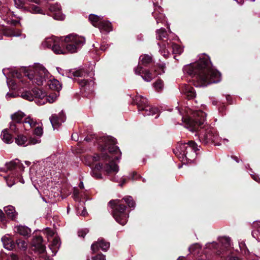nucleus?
<instances>
[{
	"label": "nucleus",
	"mask_w": 260,
	"mask_h": 260,
	"mask_svg": "<svg viewBox=\"0 0 260 260\" xmlns=\"http://www.w3.org/2000/svg\"><path fill=\"white\" fill-rule=\"evenodd\" d=\"M84 140L89 142L93 141L96 143L101 147L102 156L96 154L89 156V159H92L93 161L100 160H107L108 163L106 164L104 167L103 165L98 164L92 168L91 175L96 179H102V171H104L107 174L117 173L119 171V167L114 162V160H119L121 157V152L119 147L115 146L116 140L115 138L109 136L101 135L91 136V138L86 137Z\"/></svg>",
	"instance_id": "nucleus-1"
},
{
	"label": "nucleus",
	"mask_w": 260,
	"mask_h": 260,
	"mask_svg": "<svg viewBox=\"0 0 260 260\" xmlns=\"http://www.w3.org/2000/svg\"><path fill=\"white\" fill-rule=\"evenodd\" d=\"M187 117H182V121L185 126L191 132H200L198 137L200 142L207 144L211 142L215 145H220V143H216L219 138L216 131L212 127L206 125V114L201 110L188 109L186 110ZM220 142L223 143L229 141L226 139L219 138Z\"/></svg>",
	"instance_id": "nucleus-2"
},
{
	"label": "nucleus",
	"mask_w": 260,
	"mask_h": 260,
	"mask_svg": "<svg viewBox=\"0 0 260 260\" xmlns=\"http://www.w3.org/2000/svg\"><path fill=\"white\" fill-rule=\"evenodd\" d=\"M199 60L183 67L185 74L195 77L197 83L194 86L206 87L212 83H216L221 80V74L211 67L209 57L202 54L199 56Z\"/></svg>",
	"instance_id": "nucleus-3"
},
{
	"label": "nucleus",
	"mask_w": 260,
	"mask_h": 260,
	"mask_svg": "<svg viewBox=\"0 0 260 260\" xmlns=\"http://www.w3.org/2000/svg\"><path fill=\"white\" fill-rule=\"evenodd\" d=\"M199 150L197 144L194 141H190L186 143L177 144L173 152L180 161L186 160L187 163H189L192 162V159L196 157V152Z\"/></svg>",
	"instance_id": "nucleus-4"
},
{
	"label": "nucleus",
	"mask_w": 260,
	"mask_h": 260,
	"mask_svg": "<svg viewBox=\"0 0 260 260\" xmlns=\"http://www.w3.org/2000/svg\"><path fill=\"white\" fill-rule=\"evenodd\" d=\"M6 169L2 168L0 171L7 172L11 171L10 175L5 177L7 185L9 187L12 186L17 181H20L22 183H24L23 179L20 178V173L23 171L24 167L21 164L20 161L16 159L6 164Z\"/></svg>",
	"instance_id": "nucleus-5"
},
{
	"label": "nucleus",
	"mask_w": 260,
	"mask_h": 260,
	"mask_svg": "<svg viewBox=\"0 0 260 260\" xmlns=\"http://www.w3.org/2000/svg\"><path fill=\"white\" fill-rule=\"evenodd\" d=\"M24 75L33 84L38 86L43 85L49 76L48 71L40 63H36L33 67L24 69Z\"/></svg>",
	"instance_id": "nucleus-6"
},
{
	"label": "nucleus",
	"mask_w": 260,
	"mask_h": 260,
	"mask_svg": "<svg viewBox=\"0 0 260 260\" xmlns=\"http://www.w3.org/2000/svg\"><path fill=\"white\" fill-rule=\"evenodd\" d=\"M119 200H112L109 202V205L112 209V214L115 220L124 225L128 220L129 214L126 212V206L119 204Z\"/></svg>",
	"instance_id": "nucleus-7"
},
{
	"label": "nucleus",
	"mask_w": 260,
	"mask_h": 260,
	"mask_svg": "<svg viewBox=\"0 0 260 260\" xmlns=\"http://www.w3.org/2000/svg\"><path fill=\"white\" fill-rule=\"evenodd\" d=\"M63 45L70 53H75L80 49L85 43V39L76 35L70 34L64 39Z\"/></svg>",
	"instance_id": "nucleus-8"
},
{
	"label": "nucleus",
	"mask_w": 260,
	"mask_h": 260,
	"mask_svg": "<svg viewBox=\"0 0 260 260\" xmlns=\"http://www.w3.org/2000/svg\"><path fill=\"white\" fill-rule=\"evenodd\" d=\"M42 45L44 48H50L56 54H64V51L62 47L63 42L61 39L55 36L46 38L42 42Z\"/></svg>",
	"instance_id": "nucleus-9"
},
{
	"label": "nucleus",
	"mask_w": 260,
	"mask_h": 260,
	"mask_svg": "<svg viewBox=\"0 0 260 260\" xmlns=\"http://www.w3.org/2000/svg\"><path fill=\"white\" fill-rule=\"evenodd\" d=\"M24 114L21 111H17L11 115L12 121L10 123V129L12 132L18 133L22 129V119Z\"/></svg>",
	"instance_id": "nucleus-10"
},
{
	"label": "nucleus",
	"mask_w": 260,
	"mask_h": 260,
	"mask_svg": "<svg viewBox=\"0 0 260 260\" xmlns=\"http://www.w3.org/2000/svg\"><path fill=\"white\" fill-rule=\"evenodd\" d=\"M57 70L60 74L63 76L66 75L70 78H73V77H86L88 76L92 78L94 75V73H92V71L89 72V70L85 68L72 70L68 72L66 71L65 73H61L59 70L60 71L62 70L59 68H57Z\"/></svg>",
	"instance_id": "nucleus-11"
},
{
	"label": "nucleus",
	"mask_w": 260,
	"mask_h": 260,
	"mask_svg": "<svg viewBox=\"0 0 260 260\" xmlns=\"http://www.w3.org/2000/svg\"><path fill=\"white\" fill-rule=\"evenodd\" d=\"M13 16H15V15L7 7L3 6L2 7H0V17L4 21V23H2V25L4 26L5 24H7L12 26H16L20 24L19 21L12 19Z\"/></svg>",
	"instance_id": "nucleus-12"
},
{
	"label": "nucleus",
	"mask_w": 260,
	"mask_h": 260,
	"mask_svg": "<svg viewBox=\"0 0 260 260\" xmlns=\"http://www.w3.org/2000/svg\"><path fill=\"white\" fill-rule=\"evenodd\" d=\"M3 74L7 78V83L9 88L15 89L17 88L15 81L13 79H9L10 77L13 78L20 79L21 74L15 69H4L3 70Z\"/></svg>",
	"instance_id": "nucleus-13"
},
{
	"label": "nucleus",
	"mask_w": 260,
	"mask_h": 260,
	"mask_svg": "<svg viewBox=\"0 0 260 260\" xmlns=\"http://www.w3.org/2000/svg\"><path fill=\"white\" fill-rule=\"evenodd\" d=\"M156 39L158 40L162 41L161 42L157 43V45L159 46V52L162 53V50L167 48V46L169 48V40L168 38V34L165 28H160L156 31Z\"/></svg>",
	"instance_id": "nucleus-14"
},
{
	"label": "nucleus",
	"mask_w": 260,
	"mask_h": 260,
	"mask_svg": "<svg viewBox=\"0 0 260 260\" xmlns=\"http://www.w3.org/2000/svg\"><path fill=\"white\" fill-rule=\"evenodd\" d=\"M110 247V243L106 242L103 239H99L98 240L93 243L91 246V249L93 252H96L99 250L106 251Z\"/></svg>",
	"instance_id": "nucleus-15"
},
{
	"label": "nucleus",
	"mask_w": 260,
	"mask_h": 260,
	"mask_svg": "<svg viewBox=\"0 0 260 260\" xmlns=\"http://www.w3.org/2000/svg\"><path fill=\"white\" fill-rule=\"evenodd\" d=\"M50 122L53 129H58L62 123L66 120V116L63 111H61L58 115H53L49 118Z\"/></svg>",
	"instance_id": "nucleus-16"
},
{
	"label": "nucleus",
	"mask_w": 260,
	"mask_h": 260,
	"mask_svg": "<svg viewBox=\"0 0 260 260\" xmlns=\"http://www.w3.org/2000/svg\"><path fill=\"white\" fill-rule=\"evenodd\" d=\"M169 49L171 50L173 54H180L183 52V49L180 46L169 40V48L167 46V48L162 50V53H161L165 58L169 55Z\"/></svg>",
	"instance_id": "nucleus-17"
},
{
	"label": "nucleus",
	"mask_w": 260,
	"mask_h": 260,
	"mask_svg": "<svg viewBox=\"0 0 260 260\" xmlns=\"http://www.w3.org/2000/svg\"><path fill=\"white\" fill-rule=\"evenodd\" d=\"M134 71L136 75H141L142 79L146 82H150L153 78L150 72L144 69L141 64L138 65L137 68L134 69Z\"/></svg>",
	"instance_id": "nucleus-18"
},
{
	"label": "nucleus",
	"mask_w": 260,
	"mask_h": 260,
	"mask_svg": "<svg viewBox=\"0 0 260 260\" xmlns=\"http://www.w3.org/2000/svg\"><path fill=\"white\" fill-rule=\"evenodd\" d=\"M49 10L53 13V18L57 20H62L65 16L61 12V7L59 4L56 3L50 5Z\"/></svg>",
	"instance_id": "nucleus-19"
},
{
	"label": "nucleus",
	"mask_w": 260,
	"mask_h": 260,
	"mask_svg": "<svg viewBox=\"0 0 260 260\" xmlns=\"http://www.w3.org/2000/svg\"><path fill=\"white\" fill-rule=\"evenodd\" d=\"M32 246L38 251L39 253H43L46 247L43 244V238L41 236H36L34 237L31 242Z\"/></svg>",
	"instance_id": "nucleus-20"
},
{
	"label": "nucleus",
	"mask_w": 260,
	"mask_h": 260,
	"mask_svg": "<svg viewBox=\"0 0 260 260\" xmlns=\"http://www.w3.org/2000/svg\"><path fill=\"white\" fill-rule=\"evenodd\" d=\"M154 6V11L152 13V15L156 21L157 23H164L166 22L165 15L161 13V9L160 6H157L156 4L153 2Z\"/></svg>",
	"instance_id": "nucleus-21"
},
{
	"label": "nucleus",
	"mask_w": 260,
	"mask_h": 260,
	"mask_svg": "<svg viewBox=\"0 0 260 260\" xmlns=\"http://www.w3.org/2000/svg\"><path fill=\"white\" fill-rule=\"evenodd\" d=\"M15 233L19 234L23 237H29L30 236L31 231L30 228L25 225H17L14 227Z\"/></svg>",
	"instance_id": "nucleus-22"
},
{
	"label": "nucleus",
	"mask_w": 260,
	"mask_h": 260,
	"mask_svg": "<svg viewBox=\"0 0 260 260\" xmlns=\"http://www.w3.org/2000/svg\"><path fill=\"white\" fill-rule=\"evenodd\" d=\"M139 113H141L143 116L153 115L157 114L158 109L156 108L152 107L148 104V103L143 107Z\"/></svg>",
	"instance_id": "nucleus-23"
},
{
	"label": "nucleus",
	"mask_w": 260,
	"mask_h": 260,
	"mask_svg": "<svg viewBox=\"0 0 260 260\" xmlns=\"http://www.w3.org/2000/svg\"><path fill=\"white\" fill-rule=\"evenodd\" d=\"M181 90L188 99H192L196 96V93L194 88L187 84L183 85Z\"/></svg>",
	"instance_id": "nucleus-24"
},
{
	"label": "nucleus",
	"mask_w": 260,
	"mask_h": 260,
	"mask_svg": "<svg viewBox=\"0 0 260 260\" xmlns=\"http://www.w3.org/2000/svg\"><path fill=\"white\" fill-rule=\"evenodd\" d=\"M38 124L36 120L32 118L30 116L26 117L22 122V128L25 130H28L35 127Z\"/></svg>",
	"instance_id": "nucleus-25"
},
{
	"label": "nucleus",
	"mask_w": 260,
	"mask_h": 260,
	"mask_svg": "<svg viewBox=\"0 0 260 260\" xmlns=\"http://www.w3.org/2000/svg\"><path fill=\"white\" fill-rule=\"evenodd\" d=\"M4 248L8 250H11L15 246V244L13 240L8 236L5 235L1 239Z\"/></svg>",
	"instance_id": "nucleus-26"
},
{
	"label": "nucleus",
	"mask_w": 260,
	"mask_h": 260,
	"mask_svg": "<svg viewBox=\"0 0 260 260\" xmlns=\"http://www.w3.org/2000/svg\"><path fill=\"white\" fill-rule=\"evenodd\" d=\"M4 210L9 218L13 220H16L18 213L16 211L14 207L11 205L6 206L4 208Z\"/></svg>",
	"instance_id": "nucleus-27"
},
{
	"label": "nucleus",
	"mask_w": 260,
	"mask_h": 260,
	"mask_svg": "<svg viewBox=\"0 0 260 260\" xmlns=\"http://www.w3.org/2000/svg\"><path fill=\"white\" fill-rule=\"evenodd\" d=\"M77 82L82 86L84 87L86 89L92 91L94 85V82L92 79L89 80L86 79H78Z\"/></svg>",
	"instance_id": "nucleus-28"
},
{
	"label": "nucleus",
	"mask_w": 260,
	"mask_h": 260,
	"mask_svg": "<svg viewBox=\"0 0 260 260\" xmlns=\"http://www.w3.org/2000/svg\"><path fill=\"white\" fill-rule=\"evenodd\" d=\"M134 101L138 106L139 112H140V110L148 103L147 100L145 98L140 95H136Z\"/></svg>",
	"instance_id": "nucleus-29"
},
{
	"label": "nucleus",
	"mask_w": 260,
	"mask_h": 260,
	"mask_svg": "<svg viewBox=\"0 0 260 260\" xmlns=\"http://www.w3.org/2000/svg\"><path fill=\"white\" fill-rule=\"evenodd\" d=\"M32 92L34 95V98H36L37 101V99H40L42 101V102H39L40 104H45V102L43 100V99L45 96V93L42 91V90L38 88H35L32 89ZM36 103H38V102L36 101Z\"/></svg>",
	"instance_id": "nucleus-30"
},
{
	"label": "nucleus",
	"mask_w": 260,
	"mask_h": 260,
	"mask_svg": "<svg viewBox=\"0 0 260 260\" xmlns=\"http://www.w3.org/2000/svg\"><path fill=\"white\" fill-rule=\"evenodd\" d=\"M60 246V242L58 237H54L49 248L52 252V255H55Z\"/></svg>",
	"instance_id": "nucleus-31"
},
{
	"label": "nucleus",
	"mask_w": 260,
	"mask_h": 260,
	"mask_svg": "<svg viewBox=\"0 0 260 260\" xmlns=\"http://www.w3.org/2000/svg\"><path fill=\"white\" fill-rule=\"evenodd\" d=\"M219 242V247L221 252L223 251L224 248H228L231 246V239L228 237H222L218 239Z\"/></svg>",
	"instance_id": "nucleus-32"
},
{
	"label": "nucleus",
	"mask_w": 260,
	"mask_h": 260,
	"mask_svg": "<svg viewBox=\"0 0 260 260\" xmlns=\"http://www.w3.org/2000/svg\"><path fill=\"white\" fill-rule=\"evenodd\" d=\"M97 27L101 31L109 32L112 30L111 24L108 21H101Z\"/></svg>",
	"instance_id": "nucleus-33"
},
{
	"label": "nucleus",
	"mask_w": 260,
	"mask_h": 260,
	"mask_svg": "<svg viewBox=\"0 0 260 260\" xmlns=\"http://www.w3.org/2000/svg\"><path fill=\"white\" fill-rule=\"evenodd\" d=\"M48 85L50 89L59 91L61 89V85L59 82L55 79H50L48 82Z\"/></svg>",
	"instance_id": "nucleus-34"
},
{
	"label": "nucleus",
	"mask_w": 260,
	"mask_h": 260,
	"mask_svg": "<svg viewBox=\"0 0 260 260\" xmlns=\"http://www.w3.org/2000/svg\"><path fill=\"white\" fill-rule=\"evenodd\" d=\"M15 142L19 146L25 147L29 145L27 138L23 135H18L15 138Z\"/></svg>",
	"instance_id": "nucleus-35"
},
{
	"label": "nucleus",
	"mask_w": 260,
	"mask_h": 260,
	"mask_svg": "<svg viewBox=\"0 0 260 260\" xmlns=\"http://www.w3.org/2000/svg\"><path fill=\"white\" fill-rule=\"evenodd\" d=\"M252 235L257 241H260V222H254Z\"/></svg>",
	"instance_id": "nucleus-36"
},
{
	"label": "nucleus",
	"mask_w": 260,
	"mask_h": 260,
	"mask_svg": "<svg viewBox=\"0 0 260 260\" xmlns=\"http://www.w3.org/2000/svg\"><path fill=\"white\" fill-rule=\"evenodd\" d=\"M140 61L139 64H141V66H147L152 61V57L148 55L144 54L141 55L139 58Z\"/></svg>",
	"instance_id": "nucleus-37"
},
{
	"label": "nucleus",
	"mask_w": 260,
	"mask_h": 260,
	"mask_svg": "<svg viewBox=\"0 0 260 260\" xmlns=\"http://www.w3.org/2000/svg\"><path fill=\"white\" fill-rule=\"evenodd\" d=\"M1 137L3 141L6 143L10 144L13 142V138L11 134H10L7 129L2 131Z\"/></svg>",
	"instance_id": "nucleus-38"
},
{
	"label": "nucleus",
	"mask_w": 260,
	"mask_h": 260,
	"mask_svg": "<svg viewBox=\"0 0 260 260\" xmlns=\"http://www.w3.org/2000/svg\"><path fill=\"white\" fill-rule=\"evenodd\" d=\"M24 10L26 12H29L32 14H44L43 10L39 6L34 5H31L28 7L24 8Z\"/></svg>",
	"instance_id": "nucleus-39"
},
{
	"label": "nucleus",
	"mask_w": 260,
	"mask_h": 260,
	"mask_svg": "<svg viewBox=\"0 0 260 260\" xmlns=\"http://www.w3.org/2000/svg\"><path fill=\"white\" fill-rule=\"evenodd\" d=\"M102 17L98 16L95 14H91L89 15V20L92 24L95 26L98 27L100 22L102 21Z\"/></svg>",
	"instance_id": "nucleus-40"
},
{
	"label": "nucleus",
	"mask_w": 260,
	"mask_h": 260,
	"mask_svg": "<svg viewBox=\"0 0 260 260\" xmlns=\"http://www.w3.org/2000/svg\"><path fill=\"white\" fill-rule=\"evenodd\" d=\"M205 248L209 249L212 250H217L218 254H220L221 253V251L219 247V244L216 242L207 243L205 245Z\"/></svg>",
	"instance_id": "nucleus-41"
},
{
	"label": "nucleus",
	"mask_w": 260,
	"mask_h": 260,
	"mask_svg": "<svg viewBox=\"0 0 260 260\" xmlns=\"http://www.w3.org/2000/svg\"><path fill=\"white\" fill-rule=\"evenodd\" d=\"M16 244L18 248L23 251H25L28 247V243L22 239H18L16 241Z\"/></svg>",
	"instance_id": "nucleus-42"
},
{
	"label": "nucleus",
	"mask_w": 260,
	"mask_h": 260,
	"mask_svg": "<svg viewBox=\"0 0 260 260\" xmlns=\"http://www.w3.org/2000/svg\"><path fill=\"white\" fill-rule=\"evenodd\" d=\"M202 249V246L199 243H194L188 247L190 253L193 254H198Z\"/></svg>",
	"instance_id": "nucleus-43"
},
{
	"label": "nucleus",
	"mask_w": 260,
	"mask_h": 260,
	"mask_svg": "<svg viewBox=\"0 0 260 260\" xmlns=\"http://www.w3.org/2000/svg\"><path fill=\"white\" fill-rule=\"evenodd\" d=\"M154 89L157 92H161L164 87V84L162 80H157L153 83Z\"/></svg>",
	"instance_id": "nucleus-44"
},
{
	"label": "nucleus",
	"mask_w": 260,
	"mask_h": 260,
	"mask_svg": "<svg viewBox=\"0 0 260 260\" xmlns=\"http://www.w3.org/2000/svg\"><path fill=\"white\" fill-rule=\"evenodd\" d=\"M4 35L7 37H19L20 36V32H16L14 28H10L6 29L4 32Z\"/></svg>",
	"instance_id": "nucleus-45"
},
{
	"label": "nucleus",
	"mask_w": 260,
	"mask_h": 260,
	"mask_svg": "<svg viewBox=\"0 0 260 260\" xmlns=\"http://www.w3.org/2000/svg\"><path fill=\"white\" fill-rule=\"evenodd\" d=\"M123 200L126 202L129 208H132V209L135 208V202L131 196H126L123 198Z\"/></svg>",
	"instance_id": "nucleus-46"
},
{
	"label": "nucleus",
	"mask_w": 260,
	"mask_h": 260,
	"mask_svg": "<svg viewBox=\"0 0 260 260\" xmlns=\"http://www.w3.org/2000/svg\"><path fill=\"white\" fill-rule=\"evenodd\" d=\"M21 96L25 100H28L29 101H33L34 99V95L28 91H24L21 93Z\"/></svg>",
	"instance_id": "nucleus-47"
},
{
	"label": "nucleus",
	"mask_w": 260,
	"mask_h": 260,
	"mask_svg": "<svg viewBox=\"0 0 260 260\" xmlns=\"http://www.w3.org/2000/svg\"><path fill=\"white\" fill-rule=\"evenodd\" d=\"M26 1V0H14L15 5L17 8L23 9Z\"/></svg>",
	"instance_id": "nucleus-48"
},
{
	"label": "nucleus",
	"mask_w": 260,
	"mask_h": 260,
	"mask_svg": "<svg viewBox=\"0 0 260 260\" xmlns=\"http://www.w3.org/2000/svg\"><path fill=\"white\" fill-rule=\"evenodd\" d=\"M57 98L56 94L49 95L45 98V101L48 102L49 103L54 102Z\"/></svg>",
	"instance_id": "nucleus-49"
},
{
	"label": "nucleus",
	"mask_w": 260,
	"mask_h": 260,
	"mask_svg": "<svg viewBox=\"0 0 260 260\" xmlns=\"http://www.w3.org/2000/svg\"><path fill=\"white\" fill-rule=\"evenodd\" d=\"M239 247L240 249L244 252L245 254H248L249 253V250L246 248L245 246V244L244 242H241L239 243Z\"/></svg>",
	"instance_id": "nucleus-50"
},
{
	"label": "nucleus",
	"mask_w": 260,
	"mask_h": 260,
	"mask_svg": "<svg viewBox=\"0 0 260 260\" xmlns=\"http://www.w3.org/2000/svg\"><path fill=\"white\" fill-rule=\"evenodd\" d=\"M89 230L87 229H84L79 230L78 235L79 237L84 238L85 235L88 233Z\"/></svg>",
	"instance_id": "nucleus-51"
},
{
	"label": "nucleus",
	"mask_w": 260,
	"mask_h": 260,
	"mask_svg": "<svg viewBox=\"0 0 260 260\" xmlns=\"http://www.w3.org/2000/svg\"><path fill=\"white\" fill-rule=\"evenodd\" d=\"M40 142L41 140L40 138H30L28 140L29 145H35L39 143Z\"/></svg>",
	"instance_id": "nucleus-52"
},
{
	"label": "nucleus",
	"mask_w": 260,
	"mask_h": 260,
	"mask_svg": "<svg viewBox=\"0 0 260 260\" xmlns=\"http://www.w3.org/2000/svg\"><path fill=\"white\" fill-rule=\"evenodd\" d=\"M34 134L38 136H41L43 134V128L40 126H37L34 130Z\"/></svg>",
	"instance_id": "nucleus-53"
},
{
	"label": "nucleus",
	"mask_w": 260,
	"mask_h": 260,
	"mask_svg": "<svg viewBox=\"0 0 260 260\" xmlns=\"http://www.w3.org/2000/svg\"><path fill=\"white\" fill-rule=\"evenodd\" d=\"M93 260H106L105 255L100 253L93 257Z\"/></svg>",
	"instance_id": "nucleus-54"
},
{
	"label": "nucleus",
	"mask_w": 260,
	"mask_h": 260,
	"mask_svg": "<svg viewBox=\"0 0 260 260\" xmlns=\"http://www.w3.org/2000/svg\"><path fill=\"white\" fill-rule=\"evenodd\" d=\"M0 220L5 223L7 222L6 217L3 211L0 209Z\"/></svg>",
	"instance_id": "nucleus-55"
},
{
	"label": "nucleus",
	"mask_w": 260,
	"mask_h": 260,
	"mask_svg": "<svg viewBox=\"0 0 260 260\" xmlns=\"http://www.w3.org/2000/svg\"><path fill=\"white\" fill-rule=\"evenodd\" d=\"M79 191L77 189H75L73 192V198L76 201H77L79 199Z\"/></svg>",
	"instance_id": "nucleus-56"
},
{
	"label": "nucleus",
	"mask_w": 260,
	"mask_h": 260,
	"mask_svg": "<svg viewBox=\"0 0 260 260\" xmlns=\"http://www.w3.org/2000/svg\"><path fill=\"white\" fill-rule=\"evenodd\" d=\"M15 96V94H14V93H9V92H8L7 93V94L6 95V98L7 99H9L11 98H14Z\"/></svg>",
	"instance_id": "nucleus-57"
},
{
	"label": "nucleus",
	"mask_w": 260,
	"mask_h": 260,
	"mask_svg": "<svg viewBox=\"0 0 260 260\" xmlns=\"http://www.w3.org/2000/svg\"><path fill=\"white\" fill-rule=\"evenodd\" d=\"M251 176L255 181L258 183H260V178H259L257 175L253 174L251 175Z\"/></svg>",
	"instance_id": "nucleus-58"
},
{
	"label": "nucleus",
	"mask_w": 260,
	"mask_h": 260,
	"mask_svg": "<svg viewBox=\"0 0 260 260\" xmlns=\"http://www.w3.org/2000/svg\"><path fill=\"white\" fill-rule=\"evenodd\" d=\"M18 256L15 254H12L11 255V260H18Z\"/></svg>",
	"instance_id": "nucleus-59"
},
{
	"label": "nucleus",
	"mask_w": 260,
	"mask_h": 260,
	"mask_svg": "<svg viewBox=\"0 0 260 260\" xmlns=\"http://www.w3.org/2000/svg\"><path fill=\"white\" fill-rule=\"evenodd\" d=\"M126 182V179L121 178L119 181V185L120 186H122V185Z\"/></svg>",
	"instance_id": "nucleus-60"
},
{
	"label": "nucleus",
	"mask_w": 260,
	"mask_h": 260,
	"mask_svg": "<svg viewBox=\"0 0 260 260\" xmlns=\"http://www.w3.org/2000/svg\"><path fill=\"white\" fill-rule=\"evenodd\" d=\"M26 1L29 2L34 3L36 4H40V2H41L40 0H26Z\"/></svg>",
	"instance_id": "nucleus-61"
},
{
	"label": "nucleus",
	"mask_w": 260,
	"mask_h": 260,
	"mask_svg": "<svg viewBox=\"0 0 260 260\" xmlns=\"http://www.w3.org/2000/svg\"><path fill=\"white\" fill-rule=\"evenodd\" d=\"M47 235H48V236H50V237H52V236L53 235L54 233H53L52 231H51V230H47Z\"/></svg>",
	"instance_id": "nucleus-62"
},
{
	"label": "nucleus",
	"mask_w": 260,
	"mask_h": 260,
	"mask_svg": "<svg viewBox=\"0 0 260 260\" xmlns=\"http://www.w3.org/2000/svg\"><path fill=\"white\" fill-rule=\"evenodd\" d=\"M87 214V212L86 210V209L85 208H84V209L83 210L82 213H81V215L83 216H86V215Z\"/></svg>",
	"instance_id": "nucleus-63"
},
{
	"label": "nucleus",
	"mask_w": 260,
	"mask_h": 260,
	"mask_svg": "<svg viewBox=\"0 0 260 260\" xmlns=\"http://www.w3.org/2000/svg\"><path fill=\"white\" fill-rule=\"evenodd\" d=\"M236 1L238 4L240 5H242L244 3V0H234Z\"/></svg>",
	"instance_id": "nucleus-64"
}]
</instances>
